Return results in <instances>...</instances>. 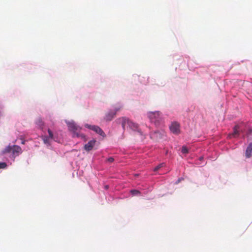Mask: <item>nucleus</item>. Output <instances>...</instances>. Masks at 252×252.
<instances>
[{
    "label": "nucleus",
    "instance_id": "3",
    "mask_svg": "<svg viewBox=\"0 0 252 252\" xmlns=\"http://www.w3.org/2000/svg\"><path fill=\"white\" fill-rule=\"evenodd\" d=\"M85 126L86 127L88 128L95 131L96 133L98 134L99 135L102 136L103 137L106 136L104 131L98 126L94 125H90L89 124H86Z\"/></svg>",
    "mask_w": 252,
    "mask_h": 252
},
{
    "label": "nucleus",
    "instance_id": "2",
    "mask_svg": "<svg viewBox=\"0 0 252 252\" xmlns=\"http://www.w3.org/2000/svg\"><path fill=\"white\" fill-rule=\"evenodd\" d=\"M67 125L69 130L73 132L74 137H80L86 140L85 135L80 133L81 128L77 126L76 124L73 122H69Z\"/></svg>",
    "mask_w": 252,
    "mask_h": 252
},
{
    "label": "nucleus",
    "instance_id": "7",
    "mask_svg": "<svg viewBox=\"0 0 252 252\" xmlns=\"http://www.w3.org/2000/svg\"><path fill=\"white\" fill-rule=\"evenodd\" d=\"M95 142L96 140L94 139L90 141L88 143L85 145L84 149L88 152L91 151L94 147Z\"/></svg>",
    "mask_w": 252,
    "mask_h": 252
},
{
    "label": "nucleus",
    "instance_id": "12",
    "mask_svg": "<svg viewBox=\"0 0 252 252\" xmlns=\"http://www.w3.org/2000/svg\"><path fill=\"white\" fill-rule=\"evenodd\" d=\"M42 139L44 144H45L47 145H50V140L51 139L49 137H48V136H45V135L42 136Z\"/></svg>",
    "mask_w": 252,
    "mask_h": 252
},
{
    "label": "nucleus",
    "instance_id": "8",
    "mask_svg": "<svg viewBox=\"0 0 252 252\" xmlns=\"http://www.w3.org/2000/svg\"><path fill=\"white\" fill-rule=\"evenodd\" d=\"M150 137L155 140H158L161 138V134L159 131H155L151 133Z\"/></svg>",
    "mask_w": 252,
    "mask_h": 252
},
{
    "label": "nucleus",
    "instance_id": "22",
    "mask_svg": "<svg viewBox=\"0 0 252 252\" xmlns=\"http://www.w3.org/2000/svg\"><path fill=\"white\" fill-rule=\"evenodd\" d=\"M108 188H109V187H108V186H107V185H106V186H105V188L106 189H108Z\"/></svg>",
    "mask_w": 252,
    "mask_h": 252
},
{
    "label": "nucleus",
    "instance_id": "17",
    "mask_svg": "<svg viewBox=\"0 0 252 252\" xmlns=\"http://www.w3.org/2000/svg\"><path fill=\"white\" fill-rule=\"evenodd\" d=\"M181 152L183 154H188L189 153V150L187 147L186 146H183L181 149Z\"/></svg>",
    "mask_w": 252,
    "mask_h": 252
},
{
    "label": "nucleus",
    "instance_id": "16",
    "mask_svg": "<svg viewBox=\"0 0 252 252\" xmlns=\"http://www.w3.org/2000/svg\"><path fill=\"white\" fill-rule=\"evenodd\" d=\"M165 165L164 163H162L157 166L154 169V171H158L160 168L163 167Z\"/></svg>",
    "mask_w": 252,
    "mask_h": 252
},
{
    "label": "nucleus",
    "instance_id": "4",
    "mask_svg": "<svg viewBox=\"0 0 252 252\" xmlns=\"http://www.w3.org/2000/svg\"><path fill=\"white\" fill-rule=\"evenodd\" d=\"M121 108H116L114 110H110L108 112L104 117V120L106 121H111L116 116L117 112L120 110Z\"/></svg>",
    "mask_w": 252,
    "mask_h": 252
},
{
    "label": "nucleus",
    "instance_id": "15",
    "mask_svg": "<svg viewBox=\"0 0 252 252\" xmlns=\"http://www.w3.org/2000/svg\"><path fill=\"white\" fill-rule=\"evenodd\" d=\"M36 125L39 126L40 127H42V126H43V124H44L43 121H42V120L40 118H38L36 120Z\"/></svg>",
    "mask_w": 252,
    "mask_h": 252
},
{
    "label": "nucleus",
    "instance_id": "19",
    "mask_svg": "<svg viewBox=\"0 0 252 252\" xmlns=\"http://www.w3.org/2000/svg\"><path fill=\"white\" fill-rule=\"evenodd\" d=\"M6 164L5 162H0V169H3L6 167Z\"/></svg>",
    "mask_w": 252,
    "mask_h": 252
},
{
    "label": "nucleus",
    "instance_id": "21",
    "mask_svg": "<svg viewBox=\"0 0 252 252\" xmlns=\"http://www.w3.org/2000/svg\"><path fill=\"white\" fill-rule=\"evenodd\" d=\"M25 140H23V141H22V144H25Z\"/></svg>",
    "mask_w": 252,
    "mask_h": 252
},
{
    "label": "nucleus",
    "instance_id": "5",
    "mask_svg": "<svg viewBox=\"0 0 252 252\" xmlns=\"http://www.w3.org/2000/svg\"><path fill=\"white\" fill-rule=\"evenodd\" d=\"M170 131L175 134H179L180 132V125L177 122H173L170 126Z\"/></svg>",
    "mask_w": 252,
    "mask_h": 252
},
{
    "label": "nucleus",
    "instance_id": "14",
    "mask_svg": "<svg viewBox=\"0 0 252 252\" xmlns=\"http://www.w3.org/2000/svg\"><path fill=\"white\" fill-rule=\"evenodd\" d=\"M12 152V147L10 146H8L6 147L3 151V154L9 153Z\"/></svg>",
    "mask_w": 252,
    "mask_h": 252
},
{
    "label": "nucleus",
    "instance_id": "6",
    "mask_svg": "<svg viewBox=\"0 0 252 252\" xmlns=\"http://www.w3.org/2000/svg\"><path fill=\"white\" fill-rule=\"evenodd\" d=\"M148 117L152 122L156 123L159 120L160 114L159 112H150Z\"/></svg>",
    "mask_w": 252,
    "mask_h": 252
},
{
    "label": "nucleus",
    "instance_id": "18",
    "mask_svg": "<svg viewBox=\"0 0 252 252\" xmlns=\"http://www.w3.org/2000/svg\"><path fill=\"white\" fill-rule=\"evenodd\" d=\"M130 192L133 195H137L140 194V191L136 189L131 190Z\"/></svg>",
    "mask_w": 252,
    "mask_h": 252
},
{
    "label": "nucleus",
    "instance_id": "9",
    "mask_svg": "<svg viewBox=\"0 0 252 252\" xmlns=\"http://www.w3.org/2000/svg\"><path fill=\"white\" fill-rule=\"evenodd\" d=\"M21 152V148L17 145H13L12 147V153L13 155H18Z\"/></svg>",
    "mask_w": 252,
    "mask_h": 252
},
{
    "label": "nucleus",
    "instance_id": "10",
    "mask_svg": "<svg viewBox=\"0 0 252 252\" xmlns=\"http://www.w3.org/2000/svg\"><path fill=\"white\" fill-rule=\"evenodd\" d=\"M252 155V142L250 143L246 151V157L249 158Z\"/></svg>",
    "mask_w": 252,
    "mask_h": 252
},
{
    "label": "nucleus",
    "instance_id": "1",
    "mask_svg": "<svg viewBox=\"0 0 252 252\" xmlns=\"http://www.w3.org/2000/svg\"><path fill=\"white\" fill-rule=\"evenodd\" d=\"M118 123H121L124 130L126 129V126L127 125L133 131H137L140 134L142 132L139 129L137 124L130 121L126 117H122L117 120Z\"/></svg>",
    "mask_w": 252,
    "mask_h": 252
},
{
    "label": "nucleus",
    "instance_id": "20",
    "mask_svg": "<svg viewBox=\"0 0 252 252\" xmlns=\"http://www.w3.org/2000/svg\"><path fill=\"white\" fill-rule=\"evenodd\" d=\"M107 161L109 162H112L114 161V158H109L107 159Z\"/></svg>",
    "mask_w": 252,
    "mask_h": 252
},
{
    "label": "nucleus",
    "instance_id": "13",
    "mask_svg": "<svg viewBox=\"0 0 252 252\" xmlns=\"http://www.w3.org/2000/svg\"><path fill=\"white\" fill-rule=\"evenodd\" d=\"M48 132L49 134V136H48V137H49L51 140L57 141V138L54 135L53 132L50 129H48Z\"/></svg>",
    "mask_w": 252,
    "mask_h": 252
},
{
    "label": "nucleus",
    "instance_id": "11",
    "mask_svg": "<svg viewBox=\"0 0 252 252\" xmlns=\"http://www.w3.org/2000/svg\"><path fill=\"white\" fill-rule=\"evenodd\" d=\"M239 127L238 126H236L233 130V133L230 135V136H232L234 137H236L239 135Z\"/></svg>",
    "mask_w": 252,
    "mask_h": 252
}]
</instances>
